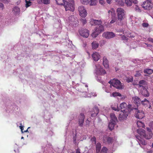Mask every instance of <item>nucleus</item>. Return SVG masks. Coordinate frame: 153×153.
<instances>
[{
    "label": "nucleus",
    "instance_id": "obj_36",
    "mask_svg": "<svg viewBox=\"0 0 153 153\" xmlns=\"http://www.w3.org/2000/svg\"><path fill=\"white\" fill-rule=\"evenodd\" d=\"M111 20L110 22V24H113L117 20V17H116L115 15L114 16H112L111 18Z\"/></svg>",
    "mask_w": 153,
    "mask_h": 153
},
{
    "label": "nucleus",
    "instance_id": "obj_37",
    "mask_svg": "<svg viewBox=\"0 0 153 153\" xmlns=\"http://www.w3.org/2000/svg\"><path fill=\"white\" fill-rule=\"evenodd\" d=\"M107 148L106 147L104 146L102 148L100 153H107Z\"/></svg>",
    "mask_w": 153,
    "mask_h": 153
},
{
    "label": "nucleus",
    "instance_id": "obj_14",
    "mask_svg": "<svg viewBox=\"0 0 153 153\" xmlns=\"http://www.w3.org/2000/svg\"><path fill=\"white\" fill-rule=\"evenodd\" d=\"M85 115L81 113L78 117V124L79 126L82 127L83 125Z\"/></svg>",
    "mask_w": 153,
    "mask_h": 153
},
{
    "label": "nucleus",
    "instance_id": "obj_38",
    "mask_svg": "<svg viewBox=\"0 0 153 153\" xmlns=\"http://www.w3.org/2000/svg\"><path fill=\"white\" fill-rule=\"evenodd\" d=\"M111 108L112 110L115 111H118L120 110V109L118 108V106L117 105H115V107L111 106Z\"/></svg>",
    "mask_w": 153,
    "mask_h": 153
},
{
    "label": "nucleus",
    "instance_id": "obj_7",
    "mask_svg": "<svg viewBox=\"0 0 153 153\" xmlns=\"http://www.w3.org/2000/svg\"><path fill=\"white\" fill-rule=\"evenodd\" d=\"M129 110L128 109L121 110L120 112L118 119L120 121L126 120L129 114Z\"/></svg>",
    "mask_w": 153,
    "mask_h": 153
},
{
    "label": "nucleus",
    "instance_id": "obj_13",
    "mask_svg": "<svg viewBox=\"0 0 153 153\" xmlns=\"http://www.w3.org/2000/svg\"><path fill=\"white\" fill-rule=\"evenodd\" d=\"M102 36L107 39H110L115 36V34L112 32H107L102 34Z\"/></svg>",
    "mask_w": 153,
    "mask_h": 153
},
{
    "label": "nucleus",
    "instance_id": "obj_30",
    "mask_svg": "<svg viewBox=\"0 0 153 153\" xmlns=\"http://www.w3.org/2000/svg\"><path fill=\"white\" fill-rule=\"evenodd\" d=\"M144 72L145 74H150L153 73V70L151 69H146L144 70Z\"/></svg>",
    "mask_w": 153,
    "mask_h": 153
},
{
    "label": "nucleus",
    "instance_id": "obj_63",
    "mask_svg": "<svg viewBox=\"0 0 153 153\" xmlns=\"http://www.w3.org/2000/svg\"><path fill=\"white\" fill-rule=\"evenodd\" d=\"M89 121H88V120H87L86 121V122L87 123H89Z\"/></svg>",
    "mask_w": 153,
    "mask_h": 153
},
{
    "label": "nucleus",
    "instance_id": "obj_27",
    "mask_svg": "<svg viewBox=\"0 0 153 153\" xmlns=\"http://www.w3.org/2000/svg\"><path fill=\"white\" fill-rule=\"evenodd\" d=\"M110 116L111 118L110 121L116 122L117 121V119L115 115L113 113L110 114Z\"/></svg>",
    "mask_w": 153,
    "mask_h": 153
},
{
    "label": "nucleus",
    "instance_id": "obj_29",
    "mask_svg": "<svg viewBox=\"0 0 153 153\" xmlns=\"http://www.w3.org/2000/svg\"><path fill=\"white\" fill-rule=\"evenodd\" d=\"M137 126L138 127H142V128H144L145 126V125L144 123L140 121H137Z\"/></svg>",
    "mask_w": 153,
    "mask_h": 153
},
{
    "label": "nucleus",
    "instance_id": "obj_1",
    "mask_svg": "<svg viewBox=\"0 0 153 153\" xmlns=\"http://www.w3.org/2000/svg\"><path fill=\"white\" fill-rule=\"evenodd\" d=\"M137 132L140 135V136L137 135L135 136L137 138V140L140 145L142 144L143 145H145L146 144V143L142 138V137H143L146 139H150L152 137V134H150L149 135H146L145 130L142 128H140L137 129Z\"/></svg>",
    "mask_w": 153,
    "mask_h": 153
},
{
    "label": "nucleus",
    "instance_id": "obj_25",
    "mask_svg": "<svg viewBox=\"0 0 153 153\" xmlns=\"http://www.w3.org/2000/svg\"><path fill=\"white\" fill-rule=\"evenodd\" d=\"M96 153H100L101 148V144L100 143H97L96 145Z\"/></svg>",
    "mask_w": 153,
    "mask_h": 153
},
{
    "label": "nucleus",
    "instance_id": "obj_45",
    "mask_svg": "<svg viewBox=\"0 0 153 153\" xmlns=\"http://www.w3.org/2000/svg\"><path fill=\"white\" fill-rule=\"evenodd\" d=\"M91 140L92 142H94L95 144H96V138L95 137H92Z\"/></svg>",
    "mask_w": 153,
    "mask_h": 153
},
{
    "label": "nucleus",
    "instance_id": "obj_47",
    "mask_svg": "<svg viewBox=\"0 0 153 153\" xmlns=\"http://www.w3.org/2000/svg\"><path fill=\"white\" fill-rule=\"evenodd\" d=\"M128 109H130V110H133V109H137V108H134L133 107L132 108V106L131 105L129 104L128 105Z\"/></svg>",
    "mask_w": 153,
    "mask_h": 153
},
{
    "label": "nucleus",
    "instance_id": "obj_5",
    "mask_svg": "<svg viewBox=\"0 0 153 153\" xmlns=\"http://www.w3.org/2000/svg\"><path fill=\"white\" fill-rule=\"evenodd\" d=\"M104 30V26L102 25L97 26L94 29V31L92 33L91 35L93 38H96Z\"/></svg>",
    "mask_w": 153,
    "mask_h": 153
},
{
    "label": "nucleus",
    "instance_id": "obj_40",
    "mask_svg": "<svg viewBox=\"0 0 153 153\" xmlns=\"http://www.w3.org/2000/svg\"><path fill=\"white\" fill-rule=\"evenodd\" d=\"M112 95L114 97H117V96H119V97H121V94L118 92H113L112 94Z\"/></svg>",
    "mask_w": 153,
    "mask_h": 153
},
{
    "label": "nucleus",
    "instance_id": "obj_19",
    "mask_svg": "<svg viewBox=\"0 0 153 153\" xmlns=\"http://www.w3.org/2000/svg\"><path fill=\"white\" fill-rule=\"evenodd\" d=\"M92 56L94 60L98 61L100 59V55L97 52L94 53L92 55Z\"/></svg>",
    "mask_w": 153,
    "mask_h": 153
},
{
    "label": "nucleus",
    "instance_id": "obj_64",
    "mask_svg": "<svg viewBox=\"0 0 153 153\" xmlns=\"http://www.w3.org/2000/svg\"><path fill=\"white\" fill-rule=\"evenodd\" d=\"M76 139L75 138H74V142H75V143L76 142Z\"/></svg>",
    "mask_w": 153,
    "mask_h": 153
},
{
    "label": "nucleus",
    "instance_id": "obj_28",
    "mask_svg": "<svg viewBox=\"0 0 153 153\" xmlns=\"http://www.w3.org/2000/svg\"><path fill=\"white\" fill-rule=\"evenodd\" d=\"M20 10L19 7H15L13 8L12 10V12L15 14H16L19 13Z\"/></svg>",
    "mask_w": 153,
    "mask_h": 153
},
{
    "label": "nucleus",
    "instance_id": "obj_34",
    "mask_svg": "<svg viewBox=\"0 0 153 153\" xmlns=\"http://www.w3.org/2000/svg\"><path fill=\"white\" fill-rule=\"evenodd\" d=\"M90 6H95L97 4V0H90Z\"/></svg>",
    "mask_w": 153,
    "mask_h": 153
},
{
    "label": "nucleus",
    "instance_id": "obj_4",
    "mask_svg": "<svg viewBox=\"0 0 153 153\" xmlns=\"http://www.w3.org/2000/svg\"><path fill=\"white\" fill-rule=\"evenodd\" d=\"M64 7L66 11L70 10L73 12L75 9L74 1L71 0L69 1H66L65 3Z\"/></svg>",
    "mask_w": 153,
    "mask_h": 153
},
{
    "label": "nucleus",
    "instance_id": "obj_41",
    "mask_svg": "<svg viewBox=\"0 0 153 153\" xmlns=\"http://www.w3.org/2000/svg\"><path fill=\"white\" fill-rule=\"evenodd\" d=\"M108 13L109 15H111L112 16H114L115 15V13L114 11L113 10V9H112L111 10H109L108 11Z\"/></svg>",
    "mask_w": 153,
    "mask_h": 153
},
{
    "label": "nucleus",
    "instance_id": "obj_51",
    "mask_svg": "<svg viewBox=\"0 0 153 153\" xmlns=\"http://www.w3.org/2000/svg\"><path fill=\"white\" fill-rule=\"evenodd\" d=\"M0 1L5 3H8L10 2V0H0Z\"/></svg>",
    "mask_w": 153,
    "mask_h": 153
},
{
    "label": "nucleus",
    "instance_id": "obj_43",
    "mask_svg": "<svg viewBox=\"0 0 153 153\" xmlns=\"http://www.w3.org/2000/svg\"><path fill=\"white\" fill-rule=\"evenodd\" d=\"M149 24L147 23H143L142 24V25L144 27H147L149 26Z\"/></svg>",
    "mask_w": 153,
    "mask_h": 153
},
{
    "label": "nucleus",
    "instance_id": "obj_2",
    "mask_svg": "<svg viewBox=\"0 0 153 153\" xmlns=\"http://www.w3.org/2000/svg\"><path fill=\"white\" fill-rule=\"evenodd\" d=\"M117 20L120 21V24L123 25V23L122 22L126 17V11L123 8H118L117 9Z\"/></svg>",
    "mask_w": 153,
    "mask_h": 153
},
{
    "label": "nucleus",
    "instance_id": "obj_52",
    "mask_svg": "<svg viewBox=\"0 0 153 153\" xmlns=\"http://www.w3.org/2000/svg\"><path fill=\"white\" fill-rule=\"evenodd\" d=\"M20 126H19L20 128L21 129V131L22 133H23V130L24 129L23 126H22V123H20Z\"/></svg>",
    "mask_w": 153,
    "mask_h": 153
},
{
    "label": "nucleus",
    "instance_id": "obj_56",
    "mask_svg": "<svg viewBox=\"0 0 153 153\" xmlns=\"http://www.w3.org/2000/svg\"><path fill=\"white\" fill-rule=\"evenodd\" d=\"M76 153H81L80 149L79 148L76 149Z\"/></svg>",
    "mask_w": 153,
    "mask_h": 153
},
{
    "label": "nucleus",
    "instance_id": "obj_62",
    "mask_svg": "<svg viewBox=\"0 0 153 153\" xmlns=\"http://www.w3.org/2000/svg\"><path fill=\"white\" fill-rule=\"evenodd\" d=\"M28 131V129L26 130H25V131H23V133L24 132H27Z\"/></svg>",
    "mask_w": 153,
    "mask_h": 153
},
{
    "label": "nucleus",
    "instance_id": "obj_49",
    "mask_svg": "<svg viewBox=\"0 0 153 153\" xmlns=\"http://www.w3.org/2000/svg\"><path fill=\"white\" fill-rule=\"evenodd\" d=\"M147 130L148 132L149 133V134H148V135H149L150 134H152V135H153V134L152 132V130L150 129L149 128H147Z\"/></svg>",
    "mask_w": 153,
    "mask_h": 153
},
{
    "label": "nucleus",
    "instance_id": "obj_32",
    "mask_svg": "<svg viewBox=\"0 0 153 153\" xmlns=\"http://www.w3.org/2000/svg\"><path fill=\"white\" fill-rule=\"evenodd\" d=\"M127 107V105L125 102H123L120 104V109H127L126 108Z\"/></svg>",
    "mask_w": 153,
    "mask_h": 153
},
{
    "label": "nucleus",
    "instance_id": "obj_16",
    "mask_svg": "<svg viewBox=\"0 0 153 153\" xmlns=\"http://www.w3.org/2000/svg\"><path fill=\"white\" fill-rule=\"evenodd\" d=\"M90 22L92 25H97L100 26L102 25V22L101 20H97L91 19V20Z\"/></svg>",
    "mask_w": 153,
    "mask_h": 153
},
{
    "label": "nucleus",
    "instance_id": "obj_10",
    "mask_svg": "<svg viewBox=\"0 0 153 153\" xmlns=\"http://www.w3.org/2000/svg\"><path fill=\"white\" fill-rule=\"evenodd\" d=\"M78 10L79 13V15L81 17L85 18L87 15V12L84 6H79L78 7Z\"/></svg>",
    "mask_w": 153,
    "mask_h": 153
},
{
    "label": "nucleus",
    "instance_id": "obj_17",
    "mask_svg": "<svg viewBox=\"0 0 153 153\" xmlns=\"http://www.w3.org/2000/svg\"><path fill=\"white\" fill-rule=\"evenodd\" d=\"M96 67L97 71H99V73L100 75H104L106 74V72L105 70L102 68H101L100 65H96Z\"/></svg>",
    "mask_w": 153,
    "mask_h": 153
},
{
    "label": "nucleus",
    "instance_id": "obj_33",
    "mask_svg": "<svg viewBox=\"0 0 153 153\" xmlns=\"http://www.w3.org/2000/svg\"><path fill=\"white\" fill-rule=\"evenodd\" d=\"M116 3V4L121 6L124 5V3L123 0H114Z\"/></svg>",
    "mask_w": 153,
    "mask_h": 153
},
{
    "label": "nucleus",
    "instance_id": "obj_61",
    "mask_svg": "<svg viewBox=\"0 0 153 153\" xmlns=\"http://www.w3.org/2000/svg\"><path fill=\"white\" fill-rule=\"evenodd\" d=\"M152 152L151 151H148V153H152Z\"/></svg>",
    "mask_w": 153,
    "mask_h": 153
},
{
    "label": "nucleus",
    "instance_id": "obj_59",
    "mask_svg": "<svg viewBox=\"0 0 153 153\" xmlns=\"http://www.w3.org/2000/svg\"><path fill=\"white\" fill-rule=\"evenodd\" d=\"M108 4H110L111 3V1L112 0H106Z\"/></svg>",
    "mask_w": 153,
    "mask_h": 153
},
{
    "label": "nucleus",
    "instance_id": "obj_39",
    "mask_svg": "<svg viewBox=\"0 0 153 153\" xmlns=\"http://www.w3.org/2000/svg\"><path fill=\"white\" fill-rule=\"evenodd\" d=\"M41 2L45 4H48L50 3V0H40Z\"/></svg>",
    "mask_w": 153,
    "mask_h": 153
},
{
    "label": "nucleus",
    "instance_id": "obj_3",
    "mask_svg": "<svg viewBox=\"0 0 153 153\" xmlns=\"http://www.w3.org/2000/svg\"><path fill=\"white\" fill-rule=\"evenodd\" d=\"M102 141L105 145H111L116 141L114 137H110L108 136L105 135L103 136Z\"/></svg>",
    "mask_w": 153,
    "mask_h": 153
},
{
    "label": "nucleus",
    "instance_id": "obj_6",
    "mask_svg": "<svg viewBox=\"0 0 153 153\" xmlns=\"http://www.w3.org/2000/svg\"><path fill=\"white\" fill-rule=\"evenodd\" d=\"M134 102L137 104V106H138V105L140 104V102H141V104L144 105H146L148 103H149V101L146 99H145L143 100H142L137 97L136 96L133 97L132 98Z\"/></svg>",
    "mask_w": 153,
    "mask_h": 153
},
{
    "label": "nucleus",
    "instance_id": "obj_35",
    "mask_svg": "<svg viewBox=\"0 0 153 153\" xmlns=\"http://www.w3.org/2000/svg\"><path fill=\"white\" fill-rule=\"evenodd\" d=\"M81 3L84 5H87L90 2V0H80Z\"/></svg>",
    "mask_w": 153,
    "mask_h": 153
},
{
    "label": "nucleus",
    "instance_id": "obj_18",
    "mask_svg": "<svg viewBox=\"0 0 153 153\" xmlns=\"http://www.w3.org/2000/svg\"><path fill=\"white\" fill-rule=\"evenodd\" d=\"M125 3L127 6H131L132 3L136 4L137 3V0H125Z\"/></svg>",
    "mask_w": 153,
    "mask_h": 153
},
{
    "label": "nucleus",
    "instance_id": "obj_46",
    "mask_svg": "<svg viewBox=\"0 0 153 153\" xmlns=\"http://www.w3.org/2000/svg\"><path fill=\"white\" fill-rule=\"evenodd\" d=\"M4 9V4L1 3L0 2V10H2Z\"/></svg>",
    "mask_w": 153,
    "mask_h": 153
},
{
    "label": "nucleus",
    "instance_id": "obj_50",
    "mask_svg": "<svg viewBox=\"0 0 153 153\" xmlns=\"http://www.w3.org/2000/svg\"><path fill=\"white\" fill-rule=\"evenodd\" d=\"M135 9L136 10H137L138 11H140V10L139 7L137 5H135Z\"/></svg>",
    "mask_w": 153,
    "mask_h": 153
},
{
    "label": "nucleus",
    "instance_id": "obj_24",
    "mask_svg": "<svg viewBox=\"0 0 153 153\" xmlns=\"http://www.w3.org/2000/svg\"><path fill=\"white\" fill-rule=\"evenodd\" d=\"M116 122L110 121L108 125V127L109 129L111 130H112L114 128V126L116 124Z\"/></svg>",
    "mask_w": 153,
    "mask_h": 153
},
{
    "label": "nucleus",
    "instance_id": "obj_15",
    "mask_svg": "<svg viewBox=\"0 0 153 153\" xmlns=\"http://www.w3.org/2000/svg\"><path fill=\"white\" fill-rule=\"evenodd\" d=\"M80 35L85 38H87L89 36V31L87 29H81L79 31Z\"/></svg>",
    "mask_w": 153,
    "mask_h": 153
},
{
    "label": "nucleus",
    "instance_id": "obj_26",
    "mask_svg": "<svg viewBox=\"0 0 153 153\" xmlns=\"http://www.w3.org/2000/svg\"><path fill=\"white\" fill-rule=\"evenodd\" d=\"M92 48L93 49H97L99 46V44L96 41H94L91 43Z\"/></svg>",
    "mask_w": 153,
    "mask_h": 153
},
{
    "label": "nucleus",
    "instance_id": "obj_21",
    "mask_svg": "<svg viewBox=\"0 0 153 153\" xmlns=\"http://www.w3.org/2000/svg\"><path fill=\"white\" fill-rule=\"evenodd\" d=\"M102 64L104 67L106 68L109 67L108 61L106 56H104L103 58Z\"/></svg>",
    "mask_w": 153,
    "mask_h": 153
},
{
    "label": "nucleus",
    "instance_id": "obj_48",
    "mask_svg": "<svg viewBox=\"0 0 153 153\" xmlns=\"http://www.w3.org/2000/svg\"><path fill=\"white\" fill-rule=\"evenodd\" d=\"M149 126L151 129L153 130V121L150 122L149 123Z\"/></svg>",
    "mask_w": 153,
    "mask_h": 153
},
{
    "label": "nucleus",
    "instance_id": "obj_23",
    "mask_svg": "<svg viewBox=\"0 0 153 153\" xmlns=\"http://www.w3.org/2000/svg\"><path fill=\"white\" fill-rule=\"evenodd\" d=\"M143 89L141 91V94L144 97H146L149 96V94L146 89V88H142Z\"/></svg>",
    "mask_w": 153,
    "mask_h": 153
},
{
    "label": "nucleus",
    "instance_id": "obj_9",
    "mask_svg": "<svg viewBox=\"0 0 153 153\" xmlns=\"http://www.w3.org/2000/svg\"><path fill=\"white\" fill-rule=\"evenodd\" d=\"M69 25L74 27H76L78 24V21L76 17L71 16L68 17Z\"/></svg>",
    "mask_w": 153,
    "mask_h": 153
},
{
    "label": "nucleus",
    "instance_id": "obj_57",
    "mask_svg": "<svg viewBox=\"0 0 153 153\" xmlns=\"http://www.w3.org/2000/svg\"><path fill=\"white\" fill-rule=\"evenodd\" d=\"M99 2L101 4H103L104 3V2L103 0H99Z\"/></svg>",
    "mask_w": 153,
    "mask_h": 153
},
{
    "label": "nucleus",
    "instance_id": "obj_20",
    "mask_svg": "<svg viewBox=\"0 0 153 153\" xmlns=\"http://www.w3.org/2000/svg\"><path fill=\"white\" fill-rule=\"evenodd\" d=\"M99 110L98 107H94L93 108V110L92 111L91 116L92 117L96 116L98 114Z\"/></svg>",
    "mask_w": 153,
    "mask_h": 153
},
{
    "label": "nucleus",
    "instance_id": "obj_11",
    "mask_svg": "<svg viewBox=\"0 0 153 153\" xmlns=\"http://www.w3.org/2000/svg\"><path fill=\"white\" fill-rule=\"evenodd\" d=\"M142 6L144 9L150 10L152 7V4L150 1H146L143 2Z\"/></svg>",
    "mask_w": 153,
    "mask_h": 153
},
{
    "label": "nucleus",
    "instance_id": "obj_54",
    "mask_svg": "<svg viewBox=\"0 0 153 153\" xmlns=\"http://www.w3.org/2000/svg\"><path fill=\"white\" fill-rule=\"evenodd\" d=\"M101 45H104L106 43V41L104 40H101L100 41Z\"/></svg>",
    "mask_w": 153,
    "mask_h": 153
},
{
    "label": "nucleus",
    "instance_id": "obj_12",
    "mask_svg": "<svg viewBox=\"0 0 153 153\" xmlns=\"http://www.w3.org/2000/svg\"><path fill=\"white\" fill-rule=\"evenodd\" d=\"M135 112V117L139 119H141L144 116V112L142 110H139L137 109Z\"/></svg>",
    "mask_w": 153,
    "mask_h": 153
},
{
    "label": "nucleus",
    "instance_id": "obj_53",
    "mask_svg": "<svg viewBox=\"0 0 153 153\" xmlns=\"http://www.w3.org/2000/svg\"><path fill=\"white\" fill-rule=\"evenodd\" d=\"M13 1L17 4H19L21 2V0H13Z\"/></svg>",
    "mask_w": 153,
    "mask_h": 153
},
{
    "label": "nucleus",
    "instance_id": "obj_55",
    "mask_svg": "<svg viewBox=\"0 0 153 153\" xmlns=\"http://www.w3.org/2000/svg\"><path fill=\"white\" fill-rule=\"evenodd\" d=\"M122 38L123 40H127V38L125 36L123 35L122 37Z\"/></svg>",
    "mask_w": 153,
    "mask_h": 153
},
{
    "label": "nucleus",
    "instance_id": "obj_44",
    "mask_svg": "<svg viewBox=\"0 0 153 153\" xmlns=\"http://www.w3.org/2000/svg\"><path fill=\"white\" fill-rule=\"evenodd\" d=\"M80 20L83 25H85L87 23V20L85 19H81Z\"/></svg>",
    "mask_w": 153,
    "mask_h": 153
},
{
    "label": "nucleus",
    "instance_id": "obj_58",
    "mask_svg": "<svg viewBox=\"0 0 153 153\" xmlns=\"http://www.w3.org/2000/svg\"><path fill=\"white\" fill-rule=\"evenodd\" d=\"M148 40L149 42L153 43V39H152L151 38H149L148 39Z\"/></svg>",
    "mask_w": 153,
    "mask_h": 153
},
{
    "label": "nucleus",
    "instance_id": "obj_60",
    "mask_svg": "<svg viewBox=\"0 0 153 153\" xmlns=\"http://www.w3.org/2000/svg\"><path fill=\"white\" fill-rule=\"evenodd\" d=\"M130 38H134V36L133 35H130V36H128Z\"/></svg>",
    "mask_w": 153,
    "mask_h": 153
},
{
    "label": "nucleus",
    "instance_id": "obj_42",
    "mask_svg": "<svg viewBox=\"0 0 153 153\" xmlns=\"http://www.w3.org/2000/svg\"><path fill=\"white\" fill-rule=\"evenodd\" d=\"M133 80V78L131 77H127L126 79V82H131Z\"/></svg>",
    "mask_w": 153,
    "mask_h": 153
},
{
    "label": "nucleus",
    "instance_id": "obj_31",
    "mask_svg": "<svg viewBox=\"0 0 153 153\" xmlns=\"http://www.w3.org/2000/svg\"><path fill=\"white\" fill-rule=\"evenodd\" d=\"M57 4L58 5H64L65 1V0H55Z\"/></svg>",
    "mask_w": 153,
    "mask_h": 153
},
{
    "label": "nucleus",
    "instance_id": "obj_22",
    "mask_svg": "<svg viewBox=\"0 0 153 153\" xmlns=\"http://www.w3.org/2000/svg\"><path fill=\"white\" fill-rule=\"evenodd\" d=\"M146 84V81L144 80H142L139 82L137 85L139 86L138 87L142 88H145Z\"/></svg>",
    "mask_w": 153,
    "mask_h": 153
},
{
    "label": "nucleus",
    "instance_id": "obj_8",
    "mask_svg": "<svg viewBox=\"0 0 153 153\" xmlns=\"http://www.w3.org/2000/svg\"><path fill=\"white\" fill-rule=\"evenodd\" d=\"M108 83L110 84L114 87L118 89H121L122 85L120 81L114 79L110 81Z\"/></svg>",
    "mask_w": 153,
    "mask_h": 153
}]
</instances>
